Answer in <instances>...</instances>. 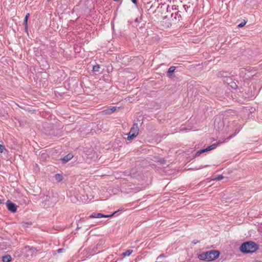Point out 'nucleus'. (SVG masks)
<instances>
[{"label":"nucleus","instance_id":"nucleus-27","mask_svg":"<svg viewBox=\"0 0 262 262\" xmlns=\"http://www.w3.org/2000/svg\"><path fill=\"white\" fill-rule=\"evenodd\" d=\"M115 2H120L121 3L122 0H113Z\"/></svg>","mask_w":262,"mask_h":262},{"label":"nucleus","instance_id":"nucleus-26","mask_svg":"<svg viewBox=\"0 0 262 262\" xmlns=\"http://www.w3.org/2000/svg\"><path fill=\"white\" fill-rule=\"evenodd\" d=\"M188 8V6L186 5H183V8H184L186 12H187V10H186V7Z\"/></svg>","mask_w":262,"mask_h":262},{"label":"nucleus","instance_id":"nucleus-29","mask_svg":"<svg viewBox=\"0 0 262 262\" xmlns=\"http://www.w3.org/2000/svg\"><path fill=\"white\" fill-rule=\"evenodd\" d=\"M227 72H225L226 75H223V76L227 77Z\"/></svg>","mask_w":262,"mask_h":262},{"label":"nucleus","instance_id":"nucleus-24","mask_svg":"<svg viewBox=\"0 0 262 262\" xmlns=\"http://www.w3.org/2000/svg\"><path fill=\"white\" fill-rule=\"evenodd\" d=\"M131 1L132 2V3L135 5H137V0H131Z\"/></svg>","mask_w":262,"mask_h":262},{"label":"nucleus","instance_id":"nucleus-5","mask_svg":"<svg viewBox=\"0 0 262 262\" xmlns=\"http://www.w3.org/2000/svg\"><path fill=\"white\" fill-rule=\"evenodd\" d=\"M6 205L8 209L11 212L15 213L16 212L17 206L15 204L13 203L10 200H7Z\"/></svg>","mask_w":262,"mask_h":262},{"label":"nucleus","instance_id":"nucleus-6","mask_svg":"<svg viewBox=\"0 0 262 262\" xmlns=\"http://www.w3.org/2000/svg\"><path fill=\"white\" fill-rule=\"evenodd\" d=\"M116 212H114L110 215H105L101 213H93L89 216L90 218H101V217H110L113 216Z\"/></svg>","mask_w":262,"mask_h":262},{"label":"nucleus","instance_id":"nucleus-11","mask_svg":"<svg viewBox=\"0 0 262 262\" xmlns=\"http://www.w3.org/2000/svg\"><path fill=\"white\" fill-rule=\"evenodd\" d=\"M30 16V14L29 13H27L25 17V18H24V23H23V25L25 27V31L28 33V18H29V17Z\"/></svg>","mask_w":262,"mask_h":262},{"label":"nucleus","instance_id":"nucleus-30","mask_svg":"<svg viewBox=\"0 0 262 262\" xmlns=\"http://www.w3.org/2000/svg\"><path fill=\"white\" fill-rule=\"evenodd\" d=\"M85 9H88L91 10V8H89V7L85 8Z\"/></svg>","mask_w":262,"mask_h":262},{"label":"nucleus","instance_id":"nucleus-14","mask_svg":"<svg viewBox=\"0 0 262 262\" xmlns=\"http://www.w3.org/2000/svg\"><path fill=\"white\" fill-rule=\"evenodd\" d=\"M176 70V67L174 66L170 67L167 71V75L168 77H170L172 75V74Z\"/></svg>","mask_w":262,"mask_h":262},{"label":"nucleus","instance_id":"nucleus-10","mask_svg":"<svg viewBox=\"0 0 262 262\" xmlns=\"http://www.w3.org/2000/svg\"><path fill=\"white\" fill-rule=\"evenodd\" d=\"M227 81L229 85L233 89H236L237 88V85L236 83L232 81V79L229 77L227 78Z\"/></svg>","mask_w":262,"mask_h":262},{"label":"nucleus","instance_id":"nucleus-23","mask_svg":"<svg viewBox=\"0 0 262 262\" xmlns=\"http://www.w3.org/2000/svg\"><path fill=\"white\" fill-rule=\"evenodd\" d=\"M29 225L28 223H23V226L25 227H28V226Z\"/></svg>","mask_w":262,"mask_h":262},{"label":"nucleus","instance_id":"nucleus-17","mask_svg":"<svg viewBox=\"0 0 262 262\" xmlns=\"http://www.w3.org/2000/svg\"><path fill=\"white\" fill-rule=\"evenodd\" d=\"M133 251L132 250H127L125 252H123L122 254V255L123 256H128L133 253Z\"/></svg>","mask_w":262,"mask_h":262},{"label":"nucleus","instance_id":"nucleus-32","mask_svg":"<svg viewBox=\"0 0 262 262\" xmlns=\"http://www.w3.org/2000/svg\"><path fill=\"white\" fill-rule=\"evenodd\" d=\"M194 244H195L197 242H196V241H194L193 242Z\"/></svg>","mask_w":262,"mask_h":262},{"label":"nucleus","instance_id":"nucleus-1","mask_svg":"<svg viewBox=\"0 0 262 262\" xmlns=\"http://www.w3.org/2000/svg\"><path fill=\"white\" fill-rule=\"evenodd\" d=\"M259 249L258 245L253 241L243 243L239 247L240 251L243 253H252Z\"/></svg>","mask_w":262,"mask_h":262},{"label":"nucleus","instance_id":"nucleus-34","mask_svg":"<svg viewBox=\"0 0 262 262\" xmlns=\"http://www.w3.org/2000/svg\"><path fill=\"white\" fill-rule=\"evenodd\" d=\"M51 1V0H47V1H48V2H50V1Z\"/></svg>","mask_w":262,"mask_h":262},{"label":"nucleus","instance_id":"nucleus-9","mask_svg":"<svg viewBox=\"0 0 262 262\" xmlns=\"http://www.w3.org/2000/svg\"><path fill=\"white\" fill-rule=\"evenodd\" d=\"M116 106H111L107 107L106 109L103 110L102 112L103 115L111 114L116 110Z\"/></svg>","mask_w":262,"mask_h":262},{"label":"nucleus","instance_id":"nucleus-16","mask_svg":"<svg viewBox=\"0 0 262 262\" xmlns=\"http://www.w3.org/2000/svg\"><path fill=\"white\" fill-rule=\"evenodd\" d=\"M54 177L55 180L58 182H61L63 180L62 176L59 173L56 174Z\"/></svg>","mask_w":262,"mask_h":262},{"label":"nucleus","instance_id":"nucleus-22","mask_svg":"<svg viewBox=\"0 0 262 262\" xmlns=\"http://www.w3.org/2000/svg\"><path fill=\"white\" fill-rule=\"evenodd\" d=\"M65 251V249H63V248H60V249H58L57 250V252L58 253H61V252H64Z\"/></svg>","mask_w":262,"mask_h":262},{"label":"nucleus","instance_id":"nucleus-31","mask_svg":"<svg viewBox=\"0 0 262 262\" xmlns=\"http://www.w3.org/2000/svg\"><path fill=\"white\" fill-rule=\"evenodd\" d=\"M86 2L88 3L89 1H88V0H86V1H85V3H86Z\"/></svg>","mask_w":262,"mask_h":262},{"label":"nucleus","instance_id":"nucleus-13","mask_svg":"<svg viewBox=\"0 0 262 262\" xmlns=\"http://www.w3.org/2000/svg\"><path fill=\"white\" fill-rule=\"evenodd\" d=\"M2 261L3 262H10L12 260V257L10 255L6 254L2 256Z\"/></svg>","mask_w":262,"mask_h":262},{"label":"nucleus","instance_id":"nucleus-21","mask_svg":"<svg viewBox=\"0 0 262 262\" xmlns=\"http://www.w3.org/2000/svg\"><path fill=\"white\" fill-rule=\"evenodd\" d=\"M246 22L245 21L242 22L238 25V27L242 28L246 25Z\"/></svg>","mask_w":262,"mask_h":262},{"label":"nucleus","instance_id":"nucleus-25","mask_svg":"<svg viewBox=\"0 0 262 262\" xmlns=\"http://www.w3.org/2000/svg\"><path fill=\"white\" fill-rule=\"evenodd\" d=\"M165 256L164 254H162L161 255H160V256H159V257H165Z\"/></svg>","mask_w":262,"mask_h":262},{"label":"nucleus","instance_id":"nucleus-19","mask_svg":"<svg viewBox=\"0 0 262 262\" xmlns=\"http://www.w3.org/2000/svg\"><path fill=\"white\" fill-rule=\"evenodd\" d=\"M223 178H224V177L222 175H219L214 179L217 181H220V180H222Z\"/></svg>","mask_w":262,"mask_h":262},{"label":"nucleus","instance_id":"nucleus-15","mask_svg":"<svg viewBox=\"0 0 262 262\" xmlns=\"http://www.w3.org/2000/svg\"><path fill=\"white\" fill-rule=\"evenodd\" d=\"M199 258L201 260L208 261V258H207V255L206 254V252L200 254L199 255Z\"/></svg>","mask_w":262,"mask_h":262},{"label":"nucleus","instance_id":"nucleus-3","mask_svg":"<svg viewBox=\"0 0 262 262\" xmlns=\"http://www.w3.org/2000/svg\"><path fill=\"white\" fill-rule=\"evenodd\" d=\"M139 127L137 123H134L130 128V130L128 133L127 139L128 140H132L136 137L139 134Z\"/></svg>","mask_w":262,"mask_h":262},{"label":"nucleus","instance_id":"nucleus-8","mask_svg":"<svg viewBox=\"0 0 262 262\" xmlns=\"http://www.w3.org/2000/svg\"><path fill=\"white\" fill-rule=\"evenodd\" d=\"M217 145V144H213L211 145L208 146L205 149H201V150L198 151L196 152L195 156H199L201 154H202V153H203V152H204L205 151H210V150H211L212 149H214V148H215L216 147Z\"/></svg>","mask_w":262,"mask_h":262},{"label":"nucleus","instance_id":"nucleus-28","mask_svg":"<svg viewBox=\"0 0 262 262\" xmlns=\"http://www.w3.org/2000/svg\"><path fill=\"white\" fill-rule=\"evenodd\" d=\"M234 135H230L229 137V139H231L232 137H234Z\"/></svg>","mask_w":262,"mask_h":262},{"label":"nucleus","instance_id":"nucleus-4","mask_svg":"<svg viewBox=\"0 0 262 262\" xmlns=\"http://www.w3.org/2000/svg\"><path fill=\"white\" fill-rule=\"evenodd\" d=\"M220 252L217 250H211L206 252L208 261H211L217 259L220 256Z\"/></svg>","mask_w":262,"mask_h":262},{"label":"nucleus","instance_id":"nucleus-7","mask_svg":"<svg viewBox=\"0 0 262 262\" xmlns=\"http://www.w3.org/2000/svg\"><path fill=\"white\" fill-rule=\"evenodd\" d=\"M171 16L174 23H178L182 20L181 11H178L174 13H172Z\"/></svg>","mask_w":262,"mask_h":262},{"label":"nucleus","instance_id":"nucleus-2","mask_svg":"<svg viewBox=\"0 0 262 262\" xmlns=\"http://www.w3.org/2000/svg\"><path fill=\"white\" fill-rule=\"evenodd\" d=\"M37 251V250L35 248L30 246H26L24 249V253L28 258H32L34 256H35Z\"/></svg>","mask_w":262,"mask_h":262},{"label":"nucleus","instance_id":"nucleus-18","mask_svg":"<svg viewBox=\"0 0 262 262\" xmlns=\"http://www.w3.org/2000/svg\"><path fill=\"white\" fill-rule=\"evenodd\" d=\"M100 69V66L98 64H96L93 66V71L94 72H99Z\"/></svg>","mask_w":262,"mask_h":262},{"label":"nucleus","instance_id":"nucleus-33","mask_svg":"<svg viewBox=\"0 0 262 262\" xmlns=\"http://www.w3.org/2000/svg\"><path fill=\"white\" fill-rule=\"evenodd\" d=\"M194 244H195L197 242H196V241H194L193 242Z\"/></svg>","mask_w":262,"mask_h":262},{"label":"nucleus","instance_id":"nucleus-20","mask_svg":"<svg viewBox=\"0 0 262 262\" xmlns=\"http://www.w3.org/2000/svg\"><path fill=\"white\" fill-rule=\"evenodd\" d=\"M5 149V147L3 145L0 144V153H2Z\"/></svg>","mask_w":262,"mask_h":262},{"label":"nucleus","instance_id":"nucleus-12","mask_svg":"<svg viewBox=\"0 0 262 262\" xmlns=\"http://www.w3.org/2000/svg\"><path fill=\"white\" fill-rule=\"evenodd\" d=\"M73 157V156L72 154H69L63 157L61 160L63 163H66L69 161H70L71 159H72Z\"/></svg>","mask_w":262,"mask_h":262}]
</instances>
